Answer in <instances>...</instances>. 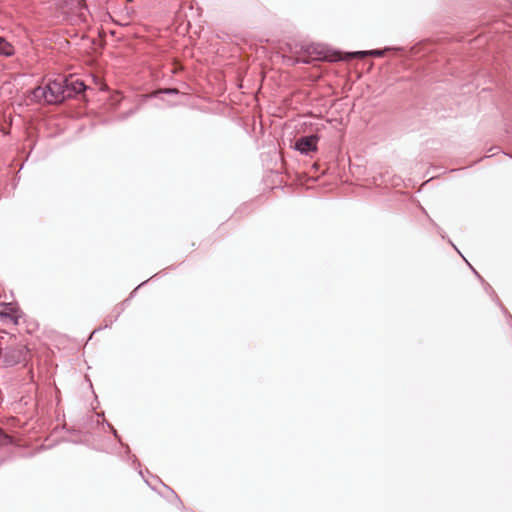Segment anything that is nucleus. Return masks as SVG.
<instances>
[{
    "instance_id": "obj_3",
    "label": "nucleus",
    "mask_w": 512,
    "mask_h": 512,
    "mask_svg": "<svg viewBox=\"0 0 512 512\" xmlns=\"http://www.w3.org/2000/svg\"><path fill=\"white\" fill-rule=\"evenodd\" d=\"M366 55H375L380 56L382 55L381 51H359V52H353V53H347L345 57H342V55L339 52H328V51H318L316 53L315 59H323L329 62H337L340 60H346L351 58H363Z\"/></svg>"
},
{
    "instance_id": "obj_5",
    "label": "nucleus",
    "mask_w": 512,
    "mask_h": 512,
    "mask_svg": "<svg viewBox=\"0 0 512 512\" xmlns=\"http://www.w3.org/2000/svg\"><path fill=\"white\" fill-rule=\"evenodd\" d=\"M318 137L315 135L299 138L295 143V148L302 154H309L317 150Z\"/></svg>"
},
{
    "instance_id": "obj_7",
    "label": "nucleus",
    "mask_w": 512,
    "mask_h": 512,
    "mask_svg": "<svg viewBox=\"0 0 512 512\" xmlns=\"http://www.w3.org/2000/svg\"><path fill=\"white\" fill-rule=\"evenodd\" d=\"M68 86H69V90H70L71 96L74 93L78 94V93H81V92H83L85 90V85L81 81H79V80L72 81V82L68 81Z\"/></svg>"
},
{
    "instance_id": "obj_1",
    "label": "nucleus",
    "mask_w": 512,
    "mask_h": 512,
    "mask_svg": "<svg viewBox=\"0 0 512 512\" xmlns=\"http://www.w3.org/2000/svg\"><path fill=\"white\" fill-rule=\"evenodd\" d=\"M30 358L27 345L15 335H0V365L5 367L26 363Z\"/></svg>"
},
{
    "instance_id": "obj_6",
    "label": "nucleus",
    "mask_w": 512,
    "mask_h": 512,
    "mask_svg": "<svg viewBox=\"0 0 512 512\" xmlns=\"http://www.w3.org/2000/svg\"><path fill=\"white\" fill-rule=\"evenodd\" d=\"M14 52V47L4 38L0 37V54L3 56H12Z\"/></svg>"
},
{
    "instance_id": "obj_2",
    "label": "nucleus",
    "mask_w": 512,
    "mask_h": 512,
    "mask_svg": "<svg viewBox=\"0 0 512 512\" xmlns=\"http://www.w3.org/2000/svg\"><path fill=\"white\" fill-rule=\"evenodd\" d=\"M71 97L68 80L62 78L48 82L45 86H39L33 90V98L48 104H56Z\"/></svg>"
},
{
    "instance_id": "obj_8",
    "label": "nucleus",
    "mask_w": 512,
    "mask_h": 512,
    "mask_svg": "<svg viewBox=\"0 0 512 512\" xmlns=\"http://www.w3.org/2000/svg\"><path fill=\"white\" fill-rule=\"evenodd\" d=\"M11 442V437L0 429V446Z\"/></svg>"
},
{
    "instance_id": "obj_4",
    "label": "nucleus",
    "mask_w": 512,
    "mask_h": 512,
    "mask_svg": "<svg viewBox=\"0 0 512 512\" xmlns=\"http://www.w3.org/2000/svg\"><path fill=\"white\" fill-rule=\"evenodd\" d=\"M21 311L15 303L0 302V321L8 324L18 325Z\"/></svg>"
}]
</instances>
